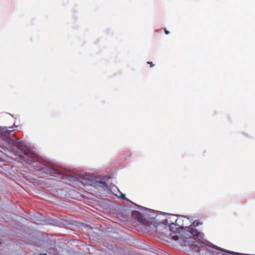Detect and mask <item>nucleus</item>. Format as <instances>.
Wrapping results in <instances>:
<instances>
[{"mask_svg": "<svg viewBox=\"0 0 255 255\" xmlns=\"http://www.w3.org/2000/svg\"><path fill=\"white\" fill-rule=\"evenodd\" d=\"M178 216L176 215H171L168 218L165 219L164 222L166 223L169 226H175Z\"/></svg>", "mask_w": 255, "mask_h": 255, "instance_id": "6", "label": "nucleus"}, {"mask_svg": "<svg viewBox=\"0 0 255 255\" xmlns=\"http://www.w3.org/2000/svg\"><path fill=\"white\" fill-rule=\"evenodd\" d=\"M164 30L166 34H168L169 33V31H168L166 28H165Z\"/></svg>", "mask_w": 255, "mask_h": 255, "instance_id": "15", "label": "nucleus"}, {"mask_svg": "<svg viewBox=\"0 0 255 255\" xmlns=\"http://www.w3.org/2000/svg\"><path fill=\"white\" fill-rule=\"evenodd\" d=\"M200 255H212L211 251L208 250L207 248L199 250Z\"/></svg>", "mask_w": 255, "mask_h": 255, "instance_id": "10", "label": "nucleus"}, {"mask_svg": "<svg viewBox=\"0 0 255 255\" xmlns=\"http://www.w3.org/2000/svg\"><path fill=\"white\" fill-rule=\"evenodd\" d=\"M13 128L10 127L8 128L4 127L0 128V137L4 140L6 142L9 143L14 144L15 141L10 138V134L14 130L12 129Z\"/></svg>", "mask_w": 255, "mask_h": 255, "instance_id": "4", "label": "nucleus"}, {"mask_svg": "<svg viewBox=\"0 0 255 255\" xmlns=\"http://www.w3.org/2000/svg\"><path fill=\"white\" fill-rule=\"evenodd\" d=\"M121 198L123 199H126V198L125 197V195L123 194L122 193H121Z\"/></svg>", "mask_w": 255, "mask_h": 255, "instance_id": "13", "label": "nucleus"}, {"mask_svg": "<svg viewBox=\"0 0 255 255\" xmlns=\"http://www.w3.org/2000/svg\"><path fill=\"white\" fill-rule=\"evenodd\" d=\"M40 255H47L46 254H41Z\"/></svg>", "mask_w": 255, "mask_h": 255, "instance_id": "16", "label": "nucleus"}, {"mask_svg": "<svg viewBox=\"0 0 255 255\" xmlns=\"http://www.w3.org/2000/svg\"><path fill=\"white\" fill-rule=\"evenodd\" d=\"M23 154L24 155L23 160L28 164L32 165L37 170H39L41 168L40 163L34 153L26 149L24 150Z\"/></svg>", "mask_w": 255, "mask_h": 255, "instance_id": "3", "label": "nucleus"}, {"mask_svg": "<svg viewBox=\"0 0 255 255\" xmlns=\"http://www.w3.org/2000/svg\"><path fill=\"white\" fill-rule=\"evenodd\" d=\"M24 142L21 140L18 142H15L14 144H12L13 145H16L18 149L20 150H22L24 147Z\"/></svg>", "mask_w": 255, "mask_h": 255, "instance_id": "11", "label": "nucleus"}, {"mask_svg": "<svg viewBox=\"0 0 255 255\" xmlns=\"http://www.w3.org/2000/svg\"><path fill=\"white\" fill-rule=\"evenodd\" d=\"M50 173L53 176H55L56 174H60V172L58 170H57L56 169H54V168H52V169H50Z\"/></svg>", "mask_w": 255, "mask_h": 255, "instance_id": "12", "label": "nucleus"}, {"mask_svg": "<svg viewBox=\"0 0 255 255\" xmlns=\"http://www.w3.org/2000/svg\"><path fill=\"white\" fill-rule=\"evenodd\" d=\"M94 187L98 189H100V188L105 189L107 187V185L104 182L97 181L94 183Z\"/></svg>", "mask_w": 255, "mask_h": 255, "instance_id": "7", "label": "nucleus"}, {"mask_svg": "<svg viewBox=\"0 0 255 255\" xmlns=\"http://www.w3.org/2000/svg\"><path fill=\"white\" fill-rule=\"evenodd\" d=\"M147 64L150 65V67H153L154 66V64L152 63V62H147Z\"/></svg>", "mask_w": 255, "mask_h": 255, "instance_id": "14", "label": "nucleus"}, {"mask_svg": "<svg viewBox=\"0 0 255 255\" xmlns=\"http://www.w3.org/2000/svg\"><path fill=\"white\" fill-rule=\"evenodd\" d=\"M190 224L188 218L185 216H178L175 226H170V230L173 231L174 234L172 239L177 241L182 246L195 249L198 242L193 237L203 239L204 234L200 231L192 230L193 229L190 228Z\"/></svg>", "mask_w": 255, "mask_h": 255, "instance_id": "1", "label": "nucleus"}, {"mask_svg": "<svg viewBox=\"0 0 255 255\" xmlns=\"http://www.w3.org/2000/svg\"><path fill=\"white\" fill-rule=\"evenodd\" d=\"M202 222H200L199 220H195L193 223L192 225H191V223L189 224L190 228L193 229V230H196L199 231L197 229H196V227L200 225H202Z\"/></svg>", "mask_w": 255, "mask_h": 255, "instance_id": "9", "label": "nucleus"}, {"mask_svg": "<svg viewBox=\"0 0 255 255\" xmlns=\"http://www.w3.org/2000/svg\"><path fill=\"white\" fill-rule=\"evenodd\" d=\"M147 226L152 230H154L157 233L166 236L169 239H172V237L174 235L173 231L170 230V226L164 222V219L162 222H160L157 216L153 219H151Z\"/></svg>", "mask_w": 255, "mask_h": 255, "instance_id": "2", "label": "nucleus"}, {"mask_svg": "<svg viewBox=\"0 0 255 255\" xmlns=\"http://www.w3.org/2000/svg\"><path fill=\"white\" fill-rule=\"evenodd\" d=\"M132 217L135 219L137 220L140 223L146 225H147L149 223V221L144 218V216L141 214L139 211H133L132 213Z\"/></svg>", "mask_w": 255, "mask_h": 255, "instance_id": "5", "label": "nucleus"}, {"mask_svg": "<svg viewBox=\"0 0 255 255\" xmlns=\"http://www.w3.org/2000/svg\"><path fill=\"white\" fill-rule=\"evenodd\" d=\"M216 250L217 251L216 253L218 254V255H235V254L224 249L216 248Z\"/></svg>", "mask_w": 255, "mask_h": 255, "instance_id": "8", "label": "nucleus"}]
</instances>
